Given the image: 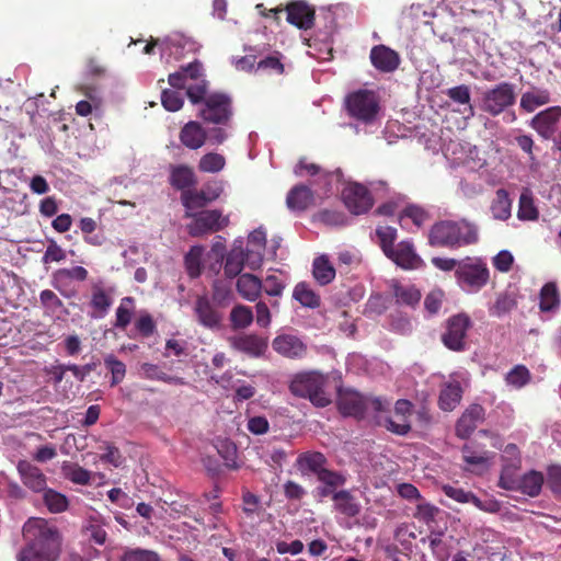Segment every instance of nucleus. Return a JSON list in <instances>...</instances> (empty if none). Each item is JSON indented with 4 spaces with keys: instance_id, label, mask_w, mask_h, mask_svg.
<instances>
[{
    "instance_id": "nucleus-26",
    "label": "nucleus",
    "mask_w": 561,
    "mask_h": 561,
    "mask_svg": "<svg viewBox=\"0 0 561 561\" xmlns=\"http://www.w3.org/2000/svg\"><path fill=\"white\" fill-rule=\"evenodd\" d=\"M551 100L549 90L534 87L522 94L519 106L526 113H533L538 107L549 104Z\"/></svg>"
},
{
    "instance_id": "nucleus-19",
    "label": "nucleus",
    "mask_w": 561,
    "mask_h": 561,
    "mask_svg": "<svg viewBox=\"0 0 561 561\" xmlns=\"http://www.w3.org/2000/svg\"><path fill=\"white\" fill-rule=\"evenodd\" d=\"M287 22L300 30H310L314 24V9L302 0L286 5Z\"/></svg>"
},
{
    "instance_id": "nucleus-50",
    "label": "nucleus",
    "mask_w": 561,
    "mask_h": 561,
    "mask_svg": "<svg viewBox=\"0 0 561 561\" xmlns=\"http://www.w3.org/2000/svg\"><path fill=\"white\" fill-rule=\"evenodd\" d=\"M503 460L505 465L502 468V471L507 470V474L515 473L522 463L520 453L518 447L515 444H507L503 451Z\"/></svg>"
},
{
    "instance_id": "nucleus-62",
    "label": "nucleus",
    "mask_w": 561,
    "mask_h": 561,
    "mask_svg": "<svg viewBox=\"0 0 561 561\" xmlns=\"http://www.w3.org/2000/svg\"><path fill=\"white\" fill-rule=\"evenodd\" d=\"M438 512V507L426 502H421L416 505L414 517L421 522L430 524L435 520Z\"/></svg>"
},
{
    "instance_id": "nucleus-12",
    "label": "nucleus",
    "mask_w": 561,
    "mask_h": 561,
    "mask_svg": "<svg viewBox=\"0 0 561 561\" xmlns=\"http://www.w3.org/2000/svg\"><path fill=\"white\" fill-rule=\"evenodd\" d=\"M514 474H507V470L501 471L499 486L507 491H520L531 497L540 493L543 484L541 472L531 470L522 478H517Z\"/></svg>"
},
{
    "instance_id": "nucleus-31",
    "label": "nucleus",
    "mask_w": 561,
    "mask_h": 561,
    "mask_svg": "<svg viewBox=\"0 0 561 561\" xmlns=\"http://www.w3.org/2000/svg\"><path fill=\"white\" fill-rule=\"evenodd\" d=\"M462 398V388L458 381L449 382L443 387L438 398V405L443 411H453Z\"/></svg>"
},
{
    "instance_id": "nucleus-39",
    "label": "nucleus",
    "mask_w": 561,
    "mask_h": 561,
    "mask_svg": "<svg viewBox=\"0 0 561 561\" xmlns=\"http://www.w3.org/2000/svg\"><path fill=\"white\" fill-rule=\"evenodd\" d=\"M134 310L135 299L129 296L124 297L116 309V319L114 322V327L117 329L125 330L131 322Z\"/></svg>"
},
{
    "instance_id": "nucleus-9",
    "label": "nucleus",
    "mask_w": 561,
    "mask_h": 561,
    "mask_svg": "<svg viewBox=\"0 0 561 561\" xmlns=\"http://www.w3.org/2000/svg\"><path fill=\"white\" fill-rule=\"evenodd\" d=\"M516 102V93L511 82H501L482 94L481 110L491 116H499Z\"/></svg>"
},
{
    "instance_id": "nucleus-48",
    "label": "nucleus",
    "mask_w": 561,
    "mask_h": 561,
    "mask_svg": "<svg viewBox=\"0 0 561 561\" xmlns=\"http://www.w3.org/2000/svg\"><path fill=\"white\" fill-rule=\"evenodd\" d=\"M226 165V159L222 154L217 152H209L204 154L199 162L198 169L201 172L217 173L220 172Z\"/></svg>"
},
{
    "instance_id": "nucleus-3",
    "label": "nucleus",
    "mask_w": 561,
    "mask_h": 561,
    "mask_svg": "<svg viewBox=\"0 0 561 561\" xmlns=\"http://www.w3.org/2000/svg\"><path fill=\"white\" fill-rule=\"evenodd\" d=\"M329 379L318 371L295 375L289 385L290 392L299 398H307L312 404L324 408L331 403V394L327 391Z\"/></svg>"
},
{
    "instance_id": "nucleus-23",
    "label": "nucleus",
    "mask_w": 561,
    "mask_h": 561,
    "mask_svg": "<svg viewBox=\"0 0 561 561\" xmlns=\"http://www.w3.org/2000/svg\"><path fill=\"white\" fill-rule=\"evenodd\" d=\"M169 183L175 190L186 192L197 184V179L191 167L172 164L170 165Z\"/></svg>"
},
{
    "instance_id": "nucleus-41",
    "label": "nucleus",
    "mask_w": 561,
    "mask_h": 561,
    "mask_svg": "<svg viewBox=\"0 0 561 561\" xmlns=\"http://www.w3.org/2000/svg\"><path fill=\"white\" fill-rule=\"evenodd\" d=\"M204 249L199 245H194L190 249L184 257V265L187 275L191 278H197L202 274V256Z\"/></svg>"
},
{
    "instance_id": "nucleus-51",
    "label": "nucleus",
    "mask_w": 561,
    "mask_h": 561,
    "mask_svg": "<svg viewBox=\"0 0 561 561\" xmlns=\"http://www.w3.org/2000/svg\"><path fill=\"white\" fill-rule=\"evenodd\" d=\"M104 365L110 370L112 378H111V386H117L121 383L126 375V366L125 364L117 359L114 355H107L104 358Z\"/></svg>"
},
{
    "instance_id": "nucleus-29",
    "label": "nucleus",
    "mask_w": 561,
    "mask_h": 561,
    "mask_svg": "<svg viewBox=\"0 0 561 561\" xmlns=\"http://www.w3.org/2000/svg\"><path fill=\"white\" fill-rule=\"evenodd\" d=\"M313 202L312 191L306 185H296L287 194L286 204L291 210H305Z\"/></svg>"
},
{
    "instance_id": "nucleus-27",
    "label": "nucleus",
    "mask_w": 561,
    "mask_h": 561,
    "mask_svg": "<svg viewBox=\"0 0 561 561\" xmlns=\"http://www.w3.org/2000/svg\"><path fill=\"white\" fill-rule=\"evenodd\" d=\"M262 288V280L250 273L241 274L237 280L239 295L248 301H255L260 297Z\"/></svg>"
},
{
    "instance_id": "nucleus-56",
    "label": "nucleus",
    "mask_w": 561,
    "mask_h": 561,
    "mask_svg": "<svg viewBox=\"0 0 561 561\" xmlns=\"http://www.w3.org/2000/svg\"><path fill=\"white\" fill-rule=\"evenodd\" d=\"M280 54L276 53L275 55L267 56L266 58L260 60L256 64L255 72L262 71L266 73H284V65L280 61Z\"/></svg>"
},
{
    "instance_id": "nucleus-32",
    "label": "nucleus",
    "mask_w": 561,
    "mask_h": 561,
    "mask_svg": "<svg viewBox=\"0 0 561 561\" xmlns=\"http://www.w3.org/2000/svg\"><path fill=\"white\" fill-rule=\"evenodd\" d=\"M490 210L495 220L505 221L511 217L512 201L505 188L496 190Z\"/></svg>"
},
{
    "instance_id": "nucleus-44",
    "label": "nucleus",
    "mask_w": 561,
    "mask_h": 561,
    "mask_svg": "<svg viewBox=\"0 0 561 561\" xmlns=\"http://www.w3.org/2000/svg\"><path fill=\"white\" fill-rule=\"evenodd\" d=\"M443 492L446 496L455 500L458 503H472L478 508L484 510L482 501L472 492H468L461 488L453 486L449 484L443 486Z\"/></svg>"
},
{
    "instance_id": "nucleus-7",
    "label": "nucleus",
    "mask_w": 561,
    "mask_h": 561,
    "mask_svg": "<svg viewBox=\"0 0 561 561\" xmlns=\"http://www.w3.org/2000/svg\"><path fill=\"white\" fill-rule=\"evenodd\" d=\"M345 106L351 117L364 124L375 122L380 111L378 95L374 91L363 89L350 93Z\"/></svg>"
},
{
    "instance_id": "nucleus-25",
    "label": "nucleus",
    "mask_w": 561,
    "mask_h": 561,
    "mask_svg": "<svg viewBox=\"0 0 561 561\" xmlns=\"http://www.w3.org/2000/svg\"><path fill=\"white\" fill-rule=\"evenodd\" d=\"M328 459L320 451L301 453L296 459V467L301 473L311 472L317 477L325 469Z\"/></svg>"
},
{
    "instance_id": "nucleus-40",
    "label": "nucleus",
    "mask_w": 561,
    "mask_h": 561,
    "mask_svg": "<svg viewBox=\"0 0 561 561\" xmlns=\"http://www.w3.org/2000/svg\"><path fill=\"white\" fill-rule=\"evenodd\" d=\"M293 297L304 307L318 308L320 306V296L317 295L308 284L298 283L293 293Z\"/></svg>"
},
{
    "instance_id": "nucleus-22",
    "label": "nucleus",
    "mask_w": 561,
    "mask_h": 561,
    "mask_svg": "<svg viewBox=\"0 0 561 561\" xmlns=\"http://www.w3.org/2000/svg\"><path fill=\"white\" fill-rule=\"evenodd\" d=\"M411 412L412 403L409 400H398L394 405V417H400V423H397L392 417H388L386 420L387 430L397 435H407L411 431V424L409 421Z\"/></svg>"
},
{
    "instance_id": "nucleus-18",
    "label": "nucleus",
    "mask_w": 561,
    "mask_h": 561,
    "mask_svg": "<svg viewBox=\"0 0 561 561\" xmlns=\"http://www.w3.org/2000/svg\"><path fill=\"white\" fill-rule=\"evenodd\" d=\"M388 252L386 256L404 270H414L423 265L422 259L416 254L410 241H401Z\"/></svg>"
},
{
    "instance_id": "nucleus-52",
    "label": "nucleus",
    "mask_w": 561,
    "mask_h": 561,
    "mask_svg": "<svg viewBox=\"0 0 561 561\" xmlns=\"http://www.w3.org/2000/svg\"><path fill=\"white\" fill-rule=\"evenodd\" d=\"M79 227H80L81 232L84 236L83 239L88 244H91L94 247L102 245L103 238L98 234H92L98 228V224L93 218H91V217L81 218L79 221Z\"/></svg>"
},
{
    "instance_id": "nucleus-55",
    "label": "nucleus",
    "mask_w": 561,
    "mask_h": 561,
    "mask_svg": "<svg viewBox=\"0 0 561 561\" xmlns=\"http://www.w3.org/2000/svg\"><path fill=\"white\" fill-rule=\"evenodd\" d=\"M516 300L508 294H500L494 302V305L490 308V314L501 318L505 313L512 311L516 308Z\"/></svg>"
},
{
    "instance_id": "nucleus-54",
    "label": "nucleus",
    "mask_w": 561,
    "mask_h": 561,
    "mask_svg": "<svg viewBox=\"0 0 561 561\" xmlns=\"http://www.w3.org/2000/svg\"><path fill=\"white\" fill-rule=\"evenodd\" d=\"M64 474L76 484L88 485L91 482V472L77 463L65 466Z\"/></svg>"
},
{
    "instance_id": "nucleus-58",
    "label": "nucleus",
    "mask_w": 561,
    "mask_h": 561,
    "mask_svg": "<svg viewBox=\"0 0 561 561\" xmlns=\"http://www.w3.org/2000/svg\"><path fill=\"white\" fill-rule=\"evenodd\" d=\"M121 561H161V558L156 551L136 548L125 551Z\"/></svg>"
},
{
    "instance_id": "nucleus-10",
    "label": "nucleus",
    "mask_w": 561,
    "mask_h": 561,
    "mask_svg": "<svg viewBox=\"0 0 561 561\" xmlns=\"http://www.w3.org/2000/svg\"><path fill=\"white\" fill-rule=\"evenodd\" d=\"M231 98L225 93H211L199 111V117L207 123L226 125L232 116Z\"/></svg>"
},
{
    "instance_id": "nucleus-64",
    "label": "nucleus",
    "mask_w": 561,
    "mask_h": 561,
    "mask_svg": "<svg viewBox=\"0 0 561 561\" xmlns=\"http://www.w3.org/2000/svg\"><path fill=\"white\" fill-rule=\"evenodd\" d=\"M405 218L411 219L415 226L421 227L427 219V214L423 208L411 205L403 209L400 217L401 221Z\"/></svg>"
},
{
    "instance_id": "nucleus-46",
    "label": "nucleus",
    "mask_w": 561,
    "mask_h": 561,
    "mask_svg": "<svg viewBox=\"0 0 561 561\" xmlns=\"http://www.w3.org/2000/svg\"><path fill=\"white\" fill-rule=\"evenodd\" d=\"M244 265V253L243 251L233 249L226 259L224 271L227 277L233 278L240 275Z\"/></svg>"
},
{
    "instance_id": "nucleus-5",
    "label": "nucleus",
    "mask_w": 561,
    "mask_h": 561,
    "mask_svg": "<svg viewBox=\"0 0 561 561\" xmlns=\"http://www.w3.org/2000/svg\"><path fill=\"white\" fill-rule=\"evenodd\" d=\"M455 277L462 288L477 293L489 283L490 270L483 259L467 256L459 261Z\"/></svg>"
},
{
    "instance_id": "nucleus-24",
    "label": "nucleus",
    "mask_w": 561,
    "mask_h": 561,
    "mask_svg": "<svg viewBox=\"0 0 561 561\" xmlns=\"http://www.w3.org/2000/svg\"><path fill=\"white\" fill-rule=\"evenodd\" d=\"M179 137L186 148L196 150L205 145L207 134L198 122L191 121L181 128Z\"/></svg>"
},
{
    "instance_id": "nucleus-15",
    "label": "nucleus",
    "mask_w": 561,
    "mask_h": 561,
    "mask_svg": "<svg viewBox=\"0 0 561 561\" xmlns=\"http://www.w3.org/2000/svg\"><path fill=\"white\" fill-rule=\"evenodd\" d=\"M273 350L283 357L301 359L307 355V344L294 334H278L272 342Z\"/></svg>"
},
{
    "instance_id": "nucleus-17",
    "label": "nucleus",
    "mask_w": 561,
    "mask_h": 561,
    "mask_svg": "<svg viewBox=\"0 0 561 561\" xmlns=\"http://www.w3.org/2000/svg\"><path fill=\"white\" fill-rule=\"evenodd\" d=\"M16 470L24 486L31 491L39 493L46 490L47 478L41 468L28 460H20Z\"/></svg>"
},
{
    "instance_id": "nucleus-28",
    "label": "nucleus",
    "mask_w": 561,
    "mask_h": 561,
    "mask_svg": "<svg viewBox=\"0 0 561 561\" xmlns=\"http://www.w3.org/2000/svg\"><path fill=\"white\" fill-rule=\"evenodd\" d=\"M113 304V298L110 293H107L101 285L92 286V295L90 300V307L92 308L91 317L94 319L104 318L111 306Z\"/></svg>"
},
{
    "instance_id": "nucleus-37",
    "label": "nucleus",
    "mask_w": 561,
    "mask_h": 561,
    "mask_svg": "<svg viewBox=\"0 0 561 561\" xmlns=\"http://www.w3.org/2000/svg\"><path fill=\"white\" fill-rule=\"evenodd\" d=\"M560 305V294L557 284L549 282L540 290L539 308L542 312H549L557 309Z\"/></svg>"
},
{
    "instance_id": "nucleus-36",
    "label": "nucleus",
    "mask_w": 561,
    "mask_h": 561,
    "mask_svg": "<svg viewBox=\"0 0 561 561\" xmlns=\"http://www.w3.org/2000/svg\"><path fill=\"white\" fill-rule=\"evenodd\" d=\"M221 192H222V188H218V192L216 194L207 195V193L204 190H202V191H190L188 190V191L182 193L183 205L187 209L203 208L208 203L217 199L220 196Z\"/></svg>"
},
{
    "instance_id": "nucleus-42",
    "label": "nucleus",
    "mask_w": 561,
    "mask_h": 561,
    "mask_svg": "<svg viewBox=\"0 0 561 561\" xmlns=\"http://www.w3.org/2000/svg\"><path fill=\"white\" fill-rule=\"evenodd\" d=\"M445 94L455 103L468 105L466 111H468L467 117H472L474 115V111L471 101V90L467 84H460L453 88H449L445 91Z\"/></svg>"
},
{
    "instance_id": "nucleus-47",
    "label": "nucleus",
    "mask_w": 561,
    "mask_h": 561,
    "mask_svg": "<svg viewBox=\"0 0 561 561\" xmlns=\"http://www.w3.org/2000/svg\"><path fill=\"white\" fill-rule=\"evenodd\" d=\"M531 375L529 369L524 365L514 366L505 376L507 385L520 389L529 383Z\"/></svg>"
},
{
    "instance_id": "nucleus-16",
    "label": "nucleus",
    "mask_w": 561,
    "mask_h": 561,
    "mask_svg": "<svg viewBox=\"0 0 561 561\" xmlns=\"http://www.w3.org/2000/svg\"><path fill=\"white\" fill-rule=\"evenodd\" d=\"M229 342L232 348L251 357L262 356L268 346L267 339L255 333L236 335Z\"/></svg>"
},
{
    "instance_id": "nucleus-4",
    "label": "nucleus",
    "mask_w": 561,
    "mask_h": 561,
    "mask_svg": "<svg viewBox=\"0 0 561 561\" xmlns=\"http://www.w3.org/2000/svg\"><path fill=\"white\" fill-rule=\"evenodd\" d=\"M336 404L342 415L356 420L365 419L369 409L376 413L385 410L383 402L380 399L365 397L351 389L339 390Z\"/></svg>"
},
{
    "instance_id": "nucleus-61",
    "label": "nucleus",
    "mask_w": 561,
    "mask_h": 561,
    "mask_svg": "<svg viewBox=\"0 0 561 561\" xmlns=\"http://www.w3.org/2000/svg\"><path fill=\"white\" fill-rule=\"evenodd\" d=\"M376 234L379 239V244L385 253L388 254L389 249H393V242L397 238V230L392 227H378L376 229Z\"/></svg>"
},
{
    "instance_id": "nucleus-43",
    "label": "nucleus",
    "mask_w": 561,
    "mask_h": 561,
    "mask_svg": "<svg viewBox=\"0 0 561 561\" xmlns=\"http://www.w3.org/2000/svg\"><path fill=\"white\" fill-rule=\"evenodd\" d=\"M43 492L44 503L50 513L57 514L67 511L69 502L66 495L47 488Z\"/></svg>"
},
{
    "instance_id": "nucleus-1",
    "label": "nucleus",
    "mask_w": 561,
    "mask_h": 561,
    "mask_svg": "<svg viewBox=\"0 0 561 561\" xmlns=\"http://www.w3.org/2000/svg\"><path fill=\"white\" fill-rule=\"evenodd\" d=\"M25 547L18 561H56L61 550V536L56 526L39 517L30 518L23 526Z\"/></svg>"
},
{
    "instance_id": "nucleus-45",
    "label": "nucleus",
    "mask_w": 561,
    "mask_h": 561,
    "mask_svg": "<svg viewBox=\"0 0 561 561\" xmlns=\"http://www.w3.org/2000/svg\"><path fill=\"white\" fill-rule=\"evenodd\" d=\"M538 209L535 206L531 193L526 191L519 196V205L517 216L520 220H536L538 218Z\"/></svg>"
},
{
    "instance_id": "nucleus-33",
    "label": "nucleus",
    "mask_w": 561,
    "mask_h": 561,
    "mask_svg": "<svg viewBox=\"0 0 561 561\" xmlns=\"http://www.w3.org/2000/svg\"><path fill=\"white\" fill-rule=\"evenodd\" d=\"M462 459L467 463V468L470 471H477L478 469H485L489 460V453L486 450H478L471 444H465L461 448Z\"/></svg>"
},
{
    "instance_id": "nucleus-30",
    "label": "nucleus",
    "mask_w": 561,
    "mask_h": 561,
    "mask_svg": "<svg viewBox=\"0 0 561 561\" xmlns=\"http://www.w3.org/2000/svg\"><path fill=\"white\" fill-rule=\"evenodd\" d=\"M334 508L347 517H355L360 512V504L347 490L333 494Z\"/></svg>"
},
{
    "instance_id": "nucleus-2",
    "label": "nucleus",
    "mask_w": 561,
    "mask_h": 561,
    "mask_svg": "<svg viewBox=\"0 0 561 561\" xmlns=\"http://www.w3.org/2000/svg\"><path fill=\"white\" fill-rule=\"evenodd\" d=\"M478 241V227L467 219L437 221L428 232V244L432 247L457 249Z\"/></svg>"
},
{
    "instance_id": "nucleus-60",
    "label": "nucleus",
    "mask_w": 561,
    "mask_h": 561,
    "mask_svg": "<svg viewBox=\"0 0 561 561\" xmlns=\"http://www.w3.org/2000/svg\"><path fill=\"white\" fill-rule=\"evenodd\" d=\"M135 328L142 337H150L157 331V324L152 316L148 312H144L139 316L135 323Z\"/></svg>"
},
{
    "instance_id": "nucleus-38",
    "label": "nucleus",
    "mask_w": 561,
    "mask_h": 561,
    "mask_svg": "<svg viewBox=\"0 0 561 561\" xmlns=\"http://www.w3.org/2000/svg\"><path fill=\"white\" fill-rule=\"evenodd\" d=\"M254 316L252 309L244 305H237L230 311V322L234 330H243L252 324Z\"/></svg>"
},
{
    "instance_id": "nucleus-59",
    "label": "nucleus",
    "mask_w": 561,
    "mask_h": 561,
    "mask_svg": "<svg viewBox=\"0 0 561 561\" xmlns=\"http://www.w3.org/2000/svg\"><path fill=\"white\" fill-rule=\"evenodd\" d=\"M161 103L169 112H176L182 108L184 100L179 91L164 89L161 93Z\"/></svg>"
},
{
    "instance_id": "nucleus-11",
    "label": "nucleus",
    "mask_w": 561,
    "mask_h": 561,
    "mask_svg": "<svg viewBox=\"0 0 561 561\" xmlns=\"http://www.w3.org/2000/svg\"><path fill=\"white\" fill-rule=\"evenodd\" d=\"M193 220L187 225L188 234L192 237H202L209 232H218L225 229L230 220L224 216L219 209L202 210L192 215Z\"/></svg>"
},
{
    "instance_id": "nucleus-21",
    "label": "nucleus",
    "mask_w": 561,
    "mask_h": 561,
    "mask_svg": "<svg viewBox=\"0 0 561 561\" xmlns=\"http://www.w3.org/2000/svg\"><path fill=\"white\" fill-rule=\"evenodd\" d=\"M369 57L373 66L380 72H393L400 65L399 54L385 45L374 46Z\"/></svg>"
},
{
    "instance_id": "nucleus-63",
    "label": "nucleus",
    "mask_w": 561,
    "mask_h": 561,
    "mask_svg": "<svg viewBox=\"0 0 561 561\" xmlns=\"http://www.w3.org/2000/svg\"><path fill=\"white\" fill-rule=\"evenodd\" d=\"M317 478L323 485H328L333 489H336L346 482V479L342 473L327 468L321 471Z\"/></svg>"
},
{
    "instance_id": "nucleus-35",
    "label": "nucleus",
    "mask_w": 561,
    "mask_h": 561,
    "mask_svg": "<svg viewBox=\"0 0 561 561\" xmlns=\"http://www.w3.org/2000/svg\"><path fill=\"white\" fill-rule=\"evenodd\" d=\"M312 274L314 279L321 285L330 284L335 277V268L330 263L327 255H320L313 260Z\"/></svg>"
},
{
    "instance_id": "nucleus-49",
    "label": "nucleus",
    "mask_w": 561,
    "mask_h": 561,
    "mask_svg": "<svg viewBox=\"0 0 561 561\" xmlns=\"http://www.w3.org/2000/svg\"><path fill=\"white\" fill-rule=\"evenodd\" d=\"M232 297L230 285L222 280H215L211 286V302L217 307H226Z\"/></svg>"
},
{
    "instance_id": "nucleus-57",
    "label": "nucleus",
    "mask_w": 561,
    "mask_h": 561,
    "mask_svg": "<svg viewBox=\"0 0 561 561\" xmlns=\"http://www.w3.org/2000/svg\"><path fill=\"white\" fill-rule=\"evenodd\" d=\"M207 91L208 81L206 79L195 81L194 84L186 87V95L192 104L205 103V100L209 95Z\"/></svg>"
},
{
    "instance_id": "nucleus-13",
    "label": "nucleus",
    "mask_w": 561,
    "mask_h": 561,
    "mask_svg": "<svg viewBox=\"0 0 561 561\" xmlns=\"http://www.w3.org/2000/svg\"><path fill=\"white\" fill-rule=\"evenodd\" d=\"M342 198L346 208L354 215L367 213L374 206V198L369 190L360 183H350L342 191Z\"/></svg>"
},
{
    "instance_id": "nucleus-34",
    "label": "nucleus",
    "mask_w": 561,
    "mask_h": 561,
    "mask_svg": "<svg viewBox=\"0 0 561 561\" xmlns=\"http://www.w3.org/2000/svg\"><path fill=\"white\" fill-rule=\"evenodd\" d=\"M392 293L398 305L414 308L421 300V293L413 285L394 283L392 285Z\"/></svg>"
},
{
    "instance_id": "nucleus-8",
    "label": "nucleus",
    "mask_w": 561,
    "mask_h": 561,
    "mask_svg": "<svg viewBox=\"0 0 561 561\" xmlns=\"http://www.w3.org/2000/svg\"><path fill=\"white\" fill-rule=\"evenodd\" d=\"M472 327L473 322L466 312L454 314L445 321L440 341L453 352H463L467 348L468 331Z\"/></svg>"
},
{
    "instance_id": "nucleus-20",
    "label": "nucleus",
    "mask_w": 561,
    "mask_h": 561,
    "mask_svg": "<svg viewBox=\"0 0 561 561\" xmlns=\"http://www.w3.org/2000/svg\"><path fill=\"white\" fill-rule=\"evenodd\" d=\"M485 410L480 404H471L465 410L456 424V435L462 439L468 438L484 421Z\"/></svg>"
},
{
    "instance_id": "nucleus-14",
    "label": "nucleus",
    "mask_w": 561,
    "mask_h": 561,
    "mask_svg": "<svg viewBox=\"0 0 561 561\" xmlns=\"http://www.w3.org/2000/svg\"><path fill=\"white\" fill-rule=\"evenodd\" d=\"M193 310L197 322L202 327L209 330L219 329L222 313L217 310V306L211 302L208 296H197Z\"/></svg>"
},
{
    "instance_id": "nucleus-6",
    "label": "nucleus",
    "mask_w": 561,
    "mask_h": 561,
    "mask_svg": "<svg viewBox=\"0 0 561 561\" xmlns=\"http://www.w3.org/2000/svg\"><path fill=\"white\" fill-rule=\"evenodd\" d=\"M529 126L543 140H551L552 148L561 151V106H549L536 115L529 122Z\"/></svg>"
},
{
    "instance_id": "nucleus-53",
    "label": "nucleus",
    "mask_w": 561,
    "mask_h": 561,
    "mask_svg": "<svg viewBox=\"0 0 561 561\" xmlns=\"http://www.w3.org/2000/svg\"><path fill=\"white\" fill-rule=\"evenodd\" d=\"M217 451L220 455V457L225 461V466L229 469H237V447L236 445L228 440H220L217 446Z\"/></svg>"
}]
</instances>
